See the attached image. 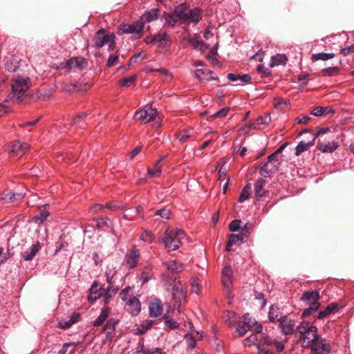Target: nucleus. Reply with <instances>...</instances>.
<instances>
[{
    "label": "nucleus",
    "mask_w": 354,
    "mask_h": 354,
    "mask_svg": "<svg viewBox=\"0 0 354 354\" xmlns=\"http://www.w3.org/2000/svg\"><path fill=\"white\" fill-rule=\"evenodd\" d=\"M281 316V311L279 307L276 305H272L270 307L269 313H268V318L270 322L279 321Z\"/></svg>",
    "instance_id": "obj_30"
},
{
    "label": "nucleus",
    "mask_w": 354,
    "mask_h": 354,
    "mask_svg": "<svg viewBox=\"0 0 354 354\" xmlns=\"http://www.w3.org/2000/svg\"><path fill=\"white\" fill-rule=\"evenodd\" d=\"M229 228L233 232L239 231L241 228V220L232 221L229 225Z\"/></svg>",
    "instance_id": "obj_57"
},
{
    "label": "nucleus",
    "mask_w": 354,
    "mask_h": 354,
    "mask_svg": "<svg viewBox=\"0 0 354 354\" xmlns=\"http://www.w3.org/2000/svg\"><path fill=\"white\" fill-rule=\"evenodd\" d=\"M88 66L87 60L81 57L71 58L67 61L65 68L68 70L77 68L80 71L85 69Z\"/></svg>",
    "instance_id": "obj_12"
},
{
    "label": "nucleus",
    "mask_w": 354,
    "mask_h": 354,
    "mask_svg": "<svg viewBox=\"0 0 354 354\" xmlns=\"http://www.w3.org/2000/svg\"><path fill=\"white\" fill-rule=\"evenodd\" d=\"M335 57V54L333 53H315L312 55L311 59L313 62H317L318 60L326 61L330 59H332Z\"/></svg>",
    "instance_id": "obj_36"
},
{
    "label": "nucleus",
    "mask_w": 354,
    "mask_h": 354,
    "mask_svg": "<svg viewBox=\"0 0 354 354\" xmlns=\"http://www.w3.org/2000/svg\"><path fill=\"white\" fill-rule=\"evenodd\" d=\"M153 324L152 320H147L143 322L140 326L137 327V328L134 331V334L136 335H143L145 334L149 329H150Z\"/></svg>",
    "instance_id": "obj_33"
},
{
    "label": "nucleus",
    "mask_w": 354,
    "mask_h": 354,
    "mask_svg": "<svg viewBox=\"0 0 354 354\" xmlns=\"http://www.w3.org/2000/svg\"><path fill=\"white\" fill-rule=\"evenodd\" d=\"M74 324V322L68 319H63L59 322V326L63 329H66L70 328L71 326Z\"/></svg>",
    "instance_id": "obj_62"
},
{
    "label": "nucleus",
    "mask_w": 354,
    "mask_h": 354,
    "mask_svg": "<svg viewBox=\"0 0 354 354\" xmlns=\"http://www.w3.org/2000/svg\"><path fill=\"white\" fill-rule=\"evenodd\" d=\"M132 290L131 288H127L121 291L120 293V297L121 299L125 302V304L128 301L129 299H130L131 297H133L132 295L129 293Z\"/></svg>",
    "instance_id": "obj_48"
},
{
    "label": "nucleus",
    "mask_w": 354,
    "mask_h": 354,
    "mask_svg": "<svg viewBox=\"0 0 354 354\" xmlns=\"http://www.w3.org/2000/svg\"><path fill=\"white\" fill-rule=\"evenodd\" d=\"M203 335L201 332L191 330L189 333L185 335V339L190 348H194L196 346V342L201 339Z\"/></svg>",
    "instance_id": "obj_18"
},
{
    "label": "nucleus",
    "mask_w": 354,
    "mask_h": 354,
    "mask_svg": "<svg viewBox=\"0 0 354 354\" xmlns=\"http://www.w3.org/2000/svg\"><path fill=\"white\" fill-rule=\"evenodd\" d=\"M104 29L101 28L98 30L94 36L93 42L94 46L97 48L103 47L104 46L109 44L110 41H113V37H115L113 34H104Z\"/></svg>",
    "instance_id": "obj_10"
},
{
    "label": "nucleus",
    "mask_w": 354,
    "mask_h": 354,
    "mask_svg": "<svg viewBox=\"0 0 354 354\" xmlns=\"http://www.w3.org/2000/svg\"><path fill=\"white\" fill-rule=\"evenodd\" d=\"M299 334L302 346L310 348L311 345L319 337L317 334V328L310 325L308 322H301L297 328Z\"/></svg>",
    "instance_id": "obj_2"
},
{
    "label": "nucleus",
    "mask_w": 354,
    "mask_h": 354,
    "mask_svg": "<svg viewBox=\"0 0 354 354\" xmlns=\"http://www.w3.org/2000/svg\"><path fill=\"white\" fill-rule=\"evenodd\" d=\"M164 320L165 325L171 329L177 328L179 326L177 322H176L174 319L171 318H169L168 316L165 315Z\"/></svg>",
    "instance_id": "obj_49"
},
{
    "label": "nucleus",
    "mask_w": 354,
    "mask_h": 354,
    "mask_svg": "<svg viewBox=\"0 0 354 354\" xmlns=\"http://www.w3.org/2000/svg\"><path fill=\"white\" fill-rule=\"evenodd\" d=\"M251 322H252V326L254 327V330L256 333L261 334V336L262 338L261 340L263 341V337L267 336L262 333L263 326H261V324H259L257 322H256L254 319H253L252 318H251Z\"/></svg>",
    "instance_id": "obj_54"
},
{
    "label": "nucleus",
    "mask_w": 354,
    "mask_h": 354,
    "mask_svg": "<svg viewBox=\"0 0 354 354\" xmlns=\"http://www.w3.org/2000/svg\"><path fill=\"white\" fill-rule=\"evenodd\" d=\"M25 194L23 193H15L10 192L8 193H3L0 195V203H10L14 201L20 200L24 197Z\"/></svg>",
    "instance_id": "obj_23"
},
{
    "label": "nucleus",
    "mask_w": 354,
    "mask_h": 354,
    "mask_svg": "<svg viewBox=\"0 0 354 354\" xmlns=\"http://www.w3.org/2000/svg\"><path fill=\"white\" fill-rule=\"evenodd\" d=\"M155 36V42L162 44L163 41L167 40V35L165 32H161L156 34Z\"/></svg>",
    "instance_id": "obj_60"
},
{
    "label": "nucleus",
    "mask_w": 354,
    "mask_h": 354,
    "mask_svg": "<svg viewBox=\"0 0 354 354\" xmlns=\"http://www.w3.org/2000/svg\"><path fill=\"white\" fill-rule=\"evenodd\" d=\"M49 216V212L47 211H41L38 215L33 217L32 220L34 222L41 224L43 223L47 217Z\"/></svg>",
    "instance_id": "obj_44"
},
{
    "label": "nucleus",
    "mask_w": 354,
    "mask_h": 354,
    "mask_svg": "<svg viewBox=\"0 0 354 354\" xmlns=\"http://www.w3.org/2000/svg\"><path fill=\"white\" fill-rule=\"evenodd\" d=\"M263 343L267 345H271L273 344L275 348L279 352L282 351L284 348V345L282 343L275 340L273 342L268 336L263 337Z\"/></svg>",
    "instance_id": "obj_38"
},
{
    "label": "nucleus",
    "mask_w": 354,
    "mask_h": 354,
    "mask_svg": "<svg viewBox=\"0 0 354 354\" xmlns=\"http://www.w3.org/2000/svg\"><path fill=\"white\" fill-rule=\"evenodd\" d=\"M171 212L170 209L163 208L158 209L156 212V215L160 216L161 218L165 219H169L170 218Z\"/></svg>",
    "instance_id": "obj_55"
},
{
    "label": "nucleus",
    "mask_w": 354,
    "mask_h": 354,
    "mask_svg": "<svg viewBox=\"0 0 354 354\" xmlns=\"http://www.w3.org/2000/svg\"><path fill=\"white\" fill-rule=\"evenodd\" d=\"M165 159V156L160 158L155 164L153 168H148L147 176L149 178H156L160 176L162 173V167L160 166V163Z\"/></svg>",
    "instance_id": "obj_28"
},
{
    "label": "nucleus",
    "mask_w": 354,
    "mask_h": 354,
    "mask_svg": "<svg viewBox=\"0 0 354 354\" xmlns=\"http://www.w3.org/2000/svg\"><path fill=\"white\" fill-rule=\"evenodd\" d=\"M185 24H198L202 19V10L198 8H195L192 10L187 8Z\"/></svg>",
    "instance_id": "obj_15"
},
{
    "label": "nucleus",
    "mask_w": 354,
    "mask_h": 354,
    "mask_svg": "<svg viewBox=\"0 0 354 354\" xmlns=\"http://www.w3.org/2000/svg\"><path fill=\"white\" fill-rule=\"evenodd\" d=\"M268 159V161L265 163L261 168V175L265 178L277 171L280 165V160L279 156L274 157L272 159H270L269 156Z\"/></svg>",
    "instance_id": "obj_9"
},
{
    "label": "nucleus",
    "mask_w": 354,
    "mask_h": 354,
    "mask_svg": "<svg viewBox=\"0 0 354 354\" xmlns=\"http://www.w3.org/2000/svg\"><path fill=\"white\" fill-rule=\"evenodd\" d=\"M337 308V304L336 303H332L328 305L324 310L319 312L317 315V318L319 319H322L326 317L328 315L334 312Z\"/></svg>",
    "instance_id": "obj_34"
},
{
    "label": "nucleus",
    "mask_w": 354,
    "mask_h": 354,
    "mask_svg": "<svg viewBox=\"0 0 354 354\" xmlns=\"http://www.w3.org/2000/svg\"><path fill=\"white\" fill-rule=\"evenodd\" d=\"M94 220L96 221V222H97L96 225L98 228H101L104 226H106L107 227H111V221L108 217L97 218H95Z\"/></svg>",
    "instance_id": "obj_45"
},
{
    "label": "nucleus",
    "mask_w": 354,
    "mask_h": 354,
    "mask_svg": "<svg viewBox=\"0 0 354 354\" xmlns=\"http://www.w3.org/2000/svg\"><path fill=\"white\" fill-rule=\"evenodd\" d=\"M169 270L178 273L184 270V266L178 261H169L165 263Z\"/></svg>",
    "instance_id": "obj_32"
},
{
    "label": "nucleus",
    "mask_w": 354,
    "mask_h": 354,
    "mask_svg": "<svg viewBox=\"0 0 354 354\" xmlns=\"http://www.w3.org/2000/svg\"><path fill=\"white\" fill-rule=\"evenodd\" d=\"M30 86L29 77H16L12 83V92L9 93L6 100H13L15 103H20Z\"/></svg>",
    "instance_id": "obj_1"
},
{
    "label": "nucleus",
    "mask_w": 354,
    "mask_h": 354,
    "mask_svg": "<svg viewBox=\"0 0 354 354\" xmlns=\"http://www.w3.org/2000/svg\"><path fill=\"white\" fill-rule=\"evenodd\" d=\"M117 288H113L111 284H109L104 295V301L106 303L108 302L109 299L117 292Z\"/></svg>",
    "instance_id": "obj_46"
},
{
    "label": "nucleus",
    "mask_w": 354,
    "mask_h": 354,
    "mask_svg": "<svg viewBox=\"0 0 354 354\" xmlns=\"http://www.w3.org/2000/svg\"><path fill=\"white\" fill-rule=\"evenodd\" d=\"M290 104V100L288 99L276 98L275 99V108L283 109V106H288Z\"/></svg>",
    "instance_id": "obj_53"
},
{
    "label": "nucleus",
    "mask_w": 354,
    "mask_h": 354,
    "mask_svg": "<svg viewBox=\"0 0 354 354\" xmlns=\"http://www.w3.org/2000/svg\"><path fill=\"white\" fill-rule=\"evenodd\" d=\"M116 324L117 322L115 319H109L104 327V333H106L107 335L111 334L115 330Z\"/></svg>",
    "instance_id": "obj_42"
},
{
    "label": "nucleus",
    "mask_w": 354,
    "mask_h": 354,
    "mask_svg": "<svg viewBox=\"0 0 354 354\" xmlns=\"http://www.w3.org/2000/svg\"><path fill=\"white\" fill-rule=\"evenodd\" d=\"M314 354H329L331 351V346L330 343L324 338L319 337L310 346Z\"/></svg>",
    "instance_id": "obj_8"
},
{
    "label": "nucleus",
    "mask_w": 354,
    "mask_h": 354,
    "mask_svg": "<svg viewBox=\"0 0 354 354\" xmlns=\"http://www.w3.org/2000/svg\"><path fill=\"white\" fill-rule=\"evenodd\" d=\"M140 253L139 250L136 248V247H133L127 254L125 259L127 265L130 268H134L139 260Z\"/></svg>",
    "instance_id": "obj_16"
},
{
    "label": "nucleus",
    "mask_w": 354,
    "mask_h": 354,
    "mask_svg": "<svg viewBox=\"0 0 354 354\" xmlns=\"http://www.w3.org/2000/svg\"><path fill=\"white\" fill-rule=\"evenodd\" d=\"M271 122V117L267 114L263 116H259L255 120L253 124H268Z\"/></svg>",
    "instance_id": "obj_50"
},
{
    "label": "nucleus",
    "mask_w": 354,
    "mask_h": 354,
    "mask_svg": "<svg viewBox=\"0 0 354 354\" xmlns=\"http://www.w3.org/2000/svg\"><path fill=\"white\" fill-rule=\"evenodd\" d=\"M119 59V55H111L109 57L107 62V66L109 67H112L117 64V62Z\"/></svg>",
    "instance_id": "obj_63"
},
{
    "label": "nucleus",
    "mask_w": 354,
    "mask_h": 354,
    "mask_svg": "<svg viewBox=\"0 0 354 354\" xmlns=\"http://www.w3.org/2000/svg\"><path fill=\"white\" fill-rule=\"evenodd\" d=\"M157 116V110L153 109L151 105H147L144 109L135 113L134 119L141 124H147L153 121Z\"/></svg>",
    "instance_id": "obj_6"
},
{
    "label": "nucleus",
    "mask_w": 354,
    "mask_h": 354,
    "mask_svg": "<svg viewBox=\"0 0 354 354\" xmlns=\"http://www.w3.org/2000/svg\"><path fill=\"white\" fill-rule=\"evenodd\" d=\"M237 315L234 312L227 311L225 313L224 319L226 323L229 324L230 326H232L235 322H236Z\"/></svg>",
    "instance_id": "obj_40"
},
{
    "label": "nucleus",
    "mask_w": 354,
    "mask_h": 354,
    "mask_svg": "<svg viewBox=\"0 0 354 354\" xmlns=\"http://www.w3.org/2000/svg\"><path fill=\"white\" fill-rule=\"evenodd\" d=\"M41 247L40 243L37 242L23 252L22 257L25 261H31L35 257L37 253L41 250Z\"/></svg>",
    "instance_id": "obj_20"
},
{
    "label": "nucleus",
    "mask_w": 354,
    "mask_h": 354,
    "mask_svg": "<svg viewBox=\"0 0 354 354\" xmlns=\"http://www.w3.org/2000/svg\"><path fill=\"white\" fill-rule=\"evenodd\" d=\"M190 137L191 133L189 131L181 132L178 136V138L181 143L185 142Z\"/></svg>",
    "instance_id": "obj_61"
},
{
    "label": "nucleus",
    "mask_w": 354,
    "mask_h": 354,
    "mask_svg": "<svg viewBox=\"0 0 354 354\" xmlns=\"http://www.w3.org/2000/svg\"><path fill=\"white\" fill-rule=\"evenodd\" d=\"M222 276V283L223 287L227 290H230L233 279V271L230 266H227L223 269Z\"/></svg>",
    "instance_id": "obj_17"
},
{
    "label": "nucleus",
    "mask_w": 354,
    "mask_h": 354,
    "mask_svg": "<svg viewBox=\"0 0 354 354\" xmlns=\"http://www.w3.org/2000/svg\"><path fill=\"white\" fill-rule=\"evenodd\" d=\"M244 234H232L230 237L231 244H241L244 239Z\"/></svg>",
    "instance_id": "obj_51"
},
{
    "label": "nucleus",
    "mask_w": 354,
    "mask_h": 354,
    "mask_svg": "<svg viewBox=\"0 0 354 354\" xmlns=\"http://www.w3.org/2000/svg\"><path fill=\"white\" fill-rule=\"evenodd\" d=\"M185 237L184 232L180 229H167L162 238L165 247L169 251H175L179 248V245Z\"/></svg>",
    "instance_id": "obj_3"
},
{
    "label": "nucleus",
    "mask_w": 354,
    "mask_h": 354,
    "mask_svg": "<svg viewBox=\"0 0 354 354\" xmlns=\"http://www.w3.org/2000/svg\"><path fill=\"white\" fill-rule=\"evenodd\" d=\"M229 111H230V108L224 107V108L221 109V110L214 113L212 116L214 118H223L227 115Z\"/></svg>",
    "instance_id": "obj_59"
},
{
    "label": "nucleus",
    "mask_w": 354,
    "mask_h": 354,
    "mask_svg": "<svg viewBox=\"0 0 354 354\" xmlns=\"http://www.w3.org/2000/svg\"><path fill=\"white\" fill-rule=\"evenodd\" d=\"M137 76L136 75H133L129 77H126L119 82V85L122 87H128L133 84V83L136 80Z\"/></svg>",
    "instance_id": "obj_41"
},
{
    "label": "nucleus",
    "mask_w": 354,
    "mask_h": 354,
    "mask_svg": "<svg viewBox=\"0 0 354 354\" xmlns=\"http://www.w3.org/2000/svg\"><path fill=\"white\" fill-rule=\"evenodd\" d=\"M160 15V10L158 8H152L149 11L145 12L140 17V21L142 22L143 26L146 23H149L155 21Z\"/></svg>",
    "instance_id": "obj_21"
},
{
    "label": "nucleus",
    "mask_w": 354,
    "mask_h": 354,
    "mask_svg": "<svg viewBox=\"0 0 354 354\" xmlns=\"http://www.w3.org/2000/svg\"><path fill=\"white\" fill-rule=\"evenodd\" d=\"M201 282L198 279H192L191 281V291L192 292L199 295L201 290Z\"/></svg>",
    "instance_id": "obj_47"
},
{
    "label": "nucleus",
    "mask_w": 354,
    "mask_h": 354,
    "mask_svg": "<svg viewBox=\"0 0 354 354\" xmlns=\"http://www.w3.org/2000/svg\"><path fill=\"white\" fill-rule=\"evenodd\" d=\"M251 189V186L250 184H248L241 192V194L239 196V202L243 203L246 201L249 198L250 192Z\"/></svg>",
    "instance_id": "obj_43"
},
{
    "label": "nucleus",
    "mask_w": 354,
    "mask_h": 354,
    "mask_svg": "<svg viewBox=\"0 0 354 354\" xmlns=\"http://www.w3.org/2000/svg\"><path fill=\"white\" fill-rule=\"evenodd\" d=\"M187 10V6L185 3L179 4L175 7L172 12H165V22L171 27L174 26L178 23L180 24H185Z\"/></svg>",
    "instance_id": "obj_5"
},
{
    "label": "nucleus",
    "mask_w": 354,
    "mask_h": 354,
    "mask_svg": "<svg viewBox=\"0 0 354 354\" xmlns=\"http://www.w3.org/2000/svg\"><path fill=\"white\" fill-rule=\"evenodd\" d=\"M266 181L263 178L259 179L254 184V195L257 198H261L266 195L264 189Z\"/></svg>",
    "instance_id": "obj_26"
},
{
    "label": "nucleus",
    "mask_w": 354,
    "mask_h": 354,
    "mask_svg": "<svg viewBox=\"0 0 354 354\" xmlns=\"http://www.w3.org/2000/svg\"><path fill=\"white\" fill-rule=\"evenodd\" d=\"M149 314L151 317H158L162 314V308L158 299H154L149 305Z\"/></svg>",
    "instance_id": "obj_24"
},
{
    "label": "nucleus",
    "mask_w": 354,
    "mask_h": 354,
    "mask_svg": "<svg viewBox=\"0 0 354 354\" xmlns=\"http://www.w3.org/2000/svg\"><path fill=\"white\" fill-rule=\"evenodd\" d=\"M319 298V292L317 290L306 291L303 294L301 300L306 306H308V308H306L302 313L303 317L310 316L319 309L320 306Z\"/></svg>",
    "instance_id": "obj_4"
},
{
    "label": "nucleus",
    "mask_w": 354,
    "mask_h": 354,
    "mask_svg": "<svg viewBox=\"0 0 354 354\" xmlns=\"http://www.w3.org/2000/svg\"><path fill=\"white\" fill-rule=\"evenodd\" d=\"M126 306H127V310L132 315H136L140 311V301L134 296L128 300Z\"/></svg>",
    "instance_id": "obj_22"
},
{
    "label": "nucleus",
    "mask_w": 354,
    "mask_h": 354,
    "mask_svg": "<svg viewBox=\"0 0 354 354\" xmlns=\"http://www.w3.org/2000/svg\"><path fill=\"white\" fill-rule=\"evenodd\" d=\"M287 60L288 59L285 55L277 54L272 57V63L270 64V66L273 67L279 64H285Z\"/></svg>",
    "instance_id": "obj_37"
},
{
    "label": "nucleus",
    "mask_w": 354,
    "mask_h": 354,
    "mask_svg": "<svg viewBox=\"0 0 354 354\" xmlns=\"http://www.w3.org/2000/svg\"><path fill=\"white\" fill-rule=\"evenodd\" d=\"M144 26L140 20L134 21L131 24H125L121 28L122 33H132L138 35V37H141V32L142 31Z\"/></svg>",
    "instance_id": "obj_13"
},
{
    "label": "nucleus",
    "mask_w": 354,
    "mask_h": 354,
    "mask_svg": "<svg viewBox=\"0 0 354 354\" xmlns=\"http://www.w3.org/2000/svg\"><path fill=\"white\" fill-rule=\"evenodd\" d=\"M339 147L337 142H330L328 143L321 142L318 144L319 149L324 153H332Z\"/></svg>",
    "instance_id": "obj_27"
},
{
    "label": "nucleus",
    "mask_w": 354,
    "mask_h": 354,
    "mask_svg": "<svg viewBox=\"0 0 354 354\" xmlns=\"http://www.w3.org/2000/svg\"><path fill=\"white\" fill-rule=\"evenodd\" d=\"M354 53V44H351L348 46H346L344 48H343L342 50H341V53L344 55V56H346L349 54H351V53Z\"/></svg>",
    "instance_id": "obj_64"
},
{
    "label": "nucleus",
    "mask_w": 354,
    "mask_h": 354,
    "mask_svg": "<svg viewBox=\"0 0 354 354\" xmlns=\"http://www.w3.org/2000/svg\"><path fill=\"white\" fill-rule=\"evenodd\" d=\"M315 141L312 139L311 141L304 142L301 141L295 149V154L299 156L302 152L307 151L311 146L314 145Z\"/></svg>",
    "instance_id": "obj_35"
},
{
    "label": "nucleus",
    "mask_w": 354,
    "mask_h": 354,
    "mask_svg": "<svg viewBox=\"0 0 354 354\" xmlns=\"http://www.w3.org/2000/svg\"><path fill=\"white\" fill-rule=\"evenodd\" d=\"M30 148V145L27 143H20L19 142H10L6 150L12 157L19 158Z\"/></svg>",
    "instance_id": "obj_7"
},
{
    "label": "nucleus",
    "mask_w": 354,
    "mask_h": 354,
    "mask_svg": "<svg viewBox=\"0 0 354 354\" xmlns=\"http://www.w3.org/2000/svg\"><path fill=\"white\" fill-rule=\"evenodd\" d=\"M227 77L232 82H236L235 85H243L248 84L251 81V76L248 74L240 75L239 74L228 73Z\"/></svg>",
    "instance_id": "obj_19"
},
{
    "label": "nucleus",
    "mask_w": 354,
    "mask_h": 354,
    "mask_svg": "<svg viewBox=\"0 0 354 354\" xmlns=\"http://www.w3.org/2000/svg\"><path fill=\"white\" fill-rule=\"evenodd\" d=\"M102 288L98 286L97 282H94L89 290L88 300L89 301H95L102 295Z\"/></svg>",
    "instance_id": "obj_25"
},
{
    "label": "nucleus",
    "mask_w": 354,
    "mask_h": 354,
    "mask_svg": "<svg viewBox=\"0 0 354 354\" xmlns=\"http://www.w3.org/2000/svg\"><path fill=\"white\" fill-rule=\"evenodd\" d=\"M297 326L295 320L286 316L279 319V328L284 335L292 334L297 330Z\"/></svg>",
    "instance_id": "obj_11"
},
{
    "label": "nucleus",
    "mask_w": 354,
    "mask_h": 354,
    "mask_svg": "<svg viewBox=\"0 0 354 354\" xmlns=\"http://www.w3.org/2000/svg\"><path fill=\"white\" fill-rule=\"evenodd\" d=\"M140 238L142 241L151 243L153 241L155 236L151 231L145 230L140 234Z\"/></svg>",
    "instance_id": "obj_39"
},
{
    "label": "nucleus",
    "mask_w": 354,
    "mask_h": 354,
    "mask_svg": "<svg viewBox=\"0 0 354 354\" xmlns=\"http://www.w3.org/2000/svg\"><path fill=\"white\" fill-rule=\"evenodd\" d=\"M172 297L176 304H180L186 297V290L180 281H176L172 290Z\"/></svg>",
    "instance_id": "obj_14"
},
{
    "label": "nucleus",
    "mask_w": 354,
    "mask_h": 354,
    "mask_svg": "<svg viewBox=\"0 0 354 354\" xmlns=\"http://www.w3.org/2000/svg\"><path fill=\"white\" fill-rule=\"evenodd\" d=\"M68 245L67 242L61 236L56 243L55 253L59 252L62 249Z\"/></svg>",
    "instance_id": "obj_56"
},
{
    "label": "nucleus",
    "mask_w": 354,
    "mask_h": 354,
    "mask_svg": "<svg viewBox=\"0 0 354 354\" xmlns=\"http://www.w3.org/2000/svg\"><path fill=\"white\" fill-rule=\"evenodd\" d=\"M110 313V308L107 306L102 308L99 316L95 320L93 325L95 326H101L108 317Z\"/></svg>",
    "instance_id": "obj_31"
},
{
    "label": "nucleus",
    "mask_w": 354,
    "mask_h": 354,
    "mask_svg": "<svg viewBox=\"0 0 354 354\" xmlns=\"http://www.w3.org/2000/svg\"><path fill=\"white\" fill-rule=\"evenodd\" d=\"M143 354H165L162 349L159 348H147L142 347Z\"/></svg>",
    "instance_id": "obj_52"
},
{
    "label": "nucleus",
    "mask_w": 354,
    "mask_h": 354,
    "mask_svg": "<svg viewBox=\"0 0 354 354\" xmlns=\"http://www.w3.org/2000/svg\"><path fill=\"white\" fill-rule=\"evenodd\" d=\"M252 326L251 318H249L247 315H244V322L243 324H239L236 328V332L239 333L240 336L244 335Z\"/></svg>",
    "instance_id": "obj_29"
},
{
    "label": "nucleus",
    "mask_w": 354,
    "mask_h": 354,
    "mask_svg": "<svg viewBox=\"0 0 354 354\" xmlns=\"http://www.w3.org/2000/svg\"><path fill=\"white\" fill-rule=\"evenodd\" d=\"M212 73H213V72L212 71H204L203 69H197L194 72V76L198 80H203V77H202L203 75H205V74H206V75H212Z\"/></svg>",
    "instance_id": "obj_58"
}]
</instances>
